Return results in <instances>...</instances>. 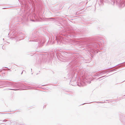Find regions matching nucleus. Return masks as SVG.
Returning a JSON list of instances; mask_svg holds the SVG:
<instances>
[{
	"label": "nucleus",
	"instance_id": "1",
	"mask_svg": "<svg viewBox=\"0 0 125 125\" xmlns=\"http://www.w3.org/2000/svg\"><path fill=\"white\" fill-rule=\"evenodd\" d=\"M122 2V3H124V4L122 5V6H124L125 5V0L123 1Z\"/></svg>",
	"mask_w": 125,
	"mask_h": 125
},
{
	"label": "nucleus",
	"instance_id": "2",
	"mask_svg": "<svg viewBox=\"0 0 125 125\" xmlns=\"http://www.w3.org/2000/svg\"><path fill=\"white\" fill-rule=\"evenodd\" d=\"M6 121V120H1L0 121V124H2L3 123V122H5V121Z\"/></svg>",
	"mask_w": 125,
	"mask_h": 125
},
{
	"label": "nucleus",
	"instance_id": "3",
	"mask_svg": "<svg viewBox=\"0 0 125 125\" xmlns=\"http://www.w3.org/2000/svg\"><path fill=\"white\" fill-rule=\"evenodd\" d=\"M7 84H10V85H12V83L10 82H8L7 83Z\"/></svg>",
	"mask_w": 125,
	"mask_h": 125
},
{
	"label": "nucleus",
	"instance_id": "4",
	"mask_svg": "<svg viewBox=\"0 0 125 125\" xmlns=\"http://www.w3.org/2000/svg\"><path fill=\"white\" fill-rule=\"evenodd\" d=\"M18 85V83H16L15 84H14L13 86H16L17 85Z\"/></svg>",
	"mask_w": 125,
	"mask_h": 125
},
{
	"label": "nucleus",
	"instance_id": "5",
	"mask_svg": "<svg viewBox=\"0 0 125 125\" xmlns=\"http://www.w3.org/2000/svg\"><path fill=\"white\" fill-rule=\"evenodd\" d=\"M105 76H102V77H101L99 78L98 79H97V80H98V79H100L101 78H103Z\"/></svg>",
	"mask_w": 125,
	"mask_h": 125
},
{
	"label": "nucleus",
	"instance_id": "6",
	"mask_svg": "<svg viewBox=\"0 0 125 125\" xmlns=\"http://www.w3.org/2000/svg\"><path fill=\"white\" fill-rule=\"evenodd\" d=\"M106 73H107V72H103L102 73H99V74H101L102 73H103V74H104Z\"/></svg>",
	"mask_w": 125,
	"mask_h": 125
},
{
	"label": "nucleus",
	"instance_id": "7",
	"mask_svg": "<svg viewBox=\"0 0 125 125\" xmlns=\"http://www.w3.org/2000/svg\"><path fill=\"white\" fill-rule=\"evenodd\" d=\"M10 89L14 90H19V89Z\"/></svg>",
	"mask_w": 125,
	"mask_h": 125
},
{
	"label": "nucleus",
	"instance_id": "8",
	"mask_svg": "<svg viewBox=\"0 0 125 125\" xmlns=\"http://www.w3.org/2000/svg\"><path fill=\"white\" fill-rule=\"evenodd\" d=\"M41 42V41H40L39 42H38L39 43L40 42Z\"/></svg>",
	"mask_w": 125,
	"mask_h": 125
},
{
	"label": "nucleus",
	"instance_id": "9",
	"mask_svg": "<svg viewBox=\"0 0 125 125\" xmlns=\"http://www.w3.org/2000/svg\"><path fill=\"white\" fill-rule=\"evenodd\" d=\"M24 71H23L21 73V74H22V73Z\"/></svg>",
	"mask_w": 125,
	"mask_h": 125
},
{
	"label": "nucleus",
	"instance_id": "10",
	"mask_svg": "<svg viewBox=\"0 0 125 125\" xmlns=\"http://www.w3.org/2000/svg\"><path fill=\"white\" fill-rule=\"evenodd\" d=\"M2 48H3V49H4V47H3H3H2Z\"/></svg>",
	"mask_w": 125,
	"mask_h": 125
},
{
	"label": "nucleus",
	"instance_id": "11",
	"mask_svg": "<svg viewBox=\"0 0 125 125\" xmlns=\"http://www.w3.org/2000/svg\"><path fill=\"white\" fill-rule=\"evenodd\" d=\"M91 83V82H90V83Z\"/></svg>",
	"mask_w": 125,
	"mask_h": 125
},
{
	"label": "nucleus",
	"instance_id": "12",
	"mask_svg": "<svg viewBox=\"0 0 125 125\" xmlns=\"http://www.w3.org/2000/svg\"><path fill=\"white\" fill-rule=\"evenodd\" d=\"M5 8H3V9H5Z\"/></svg>",
	"mask_w": 125,
	"mask_h": 125
},
{
	"label": "nucleus",
	"instance_id": "13",
	"mask_svg": "<svg viewBox=\"0 0 125 125\" xmlns=\"http://www.w3.org/2000/svg\"><path fill=\"white\" fill-rule=\"evenodd\" d=\"M4 39H3V40H4Z\"/></svg>",
	"mask_w": 125,
	"mask_h": 125
}]
</instances>
